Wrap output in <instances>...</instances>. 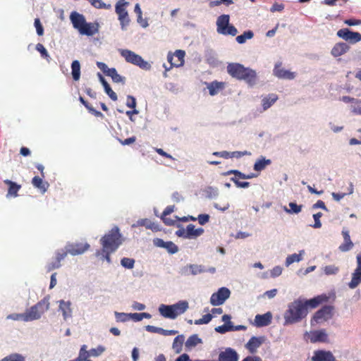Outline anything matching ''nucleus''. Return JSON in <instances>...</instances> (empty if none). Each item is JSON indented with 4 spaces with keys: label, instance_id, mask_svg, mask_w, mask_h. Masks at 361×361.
<instances>
[{
    "label": "nucleus",
    "instance_id": "1",
    "mask_svg": "<svg viewBox=\"0 0 361 361\" xmlns=\"http://www.w3.org/2000/svg\"><path fill=\"white\" fill-rule=\"evenodd\" d=\"M326 294L317 295L312 299L305 300L299 298L290 302L284 313L285 324H293L300 322L308 314V309H314L323 302L329 300Z\"/></svg>",
    "mask_w": 361,
    "mask_h": 361
},
{
    "label": "nucleus",
    "instance_id": "2",
    "mask_svg": "<svg viewBox=\"0 0 361 361\" xmlns=\"http://www.w3.org/2000/svg\"><path fill=\"white\" fill-rule=\"evenodd\" d=\"M227 72L233 78L244 80L250 85H254L257 81L255 71L245 68L240 63H232L227 66Z\"/></svg>",
    "mask_w": 361,
    "mask_h": 361
},
{
    "label": "nucleus",
    "instance_id": "3",
    "mask_svg": "<svg viewBox=\"0 0 361 361\" xmlns=\"http://www.w3.org/2000/svg\"><path fill=\"white\" fill-rule=\"evenodd\" d=\"M100 243L102 245V250L115 252L122 243L119 228L117 226L112 228L100 239Z\"/></svg>",
    "mask_w": 361,
    "mask_h": 361
},
{
    "label": "nucleus",
    "instance_id": "4",
    "mask_svg": "<svg viewBox=\"0 0 361 361\" xmlns=\"http://www.w3.org/2000/svg\"><path fill=\"white\" fill-rule=\"evenodd\" d=\"M49 308V297L47 296L39 301L37 304L27 310L22 315L24 322H30L38 319Z\"/></svg>",
    "mask_w": 361,
    "mask_h": 361
},
{
    "label": "nucleus",
    "instance_id": "5",
    "mask_svg": "<svg viewBox=\"0 0 361 361\" xmlns=\"http://www.w3.org/2000/svg\"><path fill=\"white\" fill-rule=\"evenodd\" d=\"M229 21V15L223 14L218 17L216 20V31L219 34L231 36H235L237 35V29L235 26L231 25Z\"/></svg>",
    "mask_w": 361,
    "mask_h": 361
},
{
    "label": "nucleus",
    "instance_id": "6",
    "mask_svg": "<svg viewBox=\"0 0 361 361\" xmlns=\"http://www.w3.org/2000/svg\"><path fill=\"white\" fill-rule=\"evenodd\" d=\"M121 55L126 61L132 64L136 65L140 68L148 70L150 65L138 54L128 49H122L120 51Z\"/></svg>",
    "mask_w": 361,
    "mask_h": 361
},
{
    "label": "nucleus",
    "instance_id": "7",
    "mask_svg": "<svg viewBox=\"0 0 361 361\" xmlns=\"http://www.w3.org/2000/svg\"><path fill=\"white\" fill-rule=\"evenodd\" d=\"M334 307L331 305H325L320 310L317 311L311 319V325L319 324L326 322L333 317Z\"/></svg>",
    "mask_w": 361,
    "mask_h": 361
},
{
    "label": "nucleus",
    "instance_id": "8",
    "mask_svg": "<svg viewBox=\"0 0 361 361\" xmlns=\"http://www.w3.org/2000/svg\"><path fill=\"white\" fill-rule=\"evenodd\" d=\"M185 55V52L183 50H176L173 54L169 53L167 56V60L170 63V68H166V71L164 75H166V71L170 70L172 67H180L184 64V57Z\"/></svg>",
    "mask_w": 361,
    "mask_h": 361
},
{
    "label": "nucleus",
    "instance_id": "9",
    "mask_svg": "<svg viewBox=\"0 0 361 361\" xmlns=\"http://www.w3.org/2000/svg\"><path fill=\"white\" fill-rule=\"evenodd\" d=\"M228 288L222 287L217 292L214 293L210 298V303L214 306L222 305L230 296Z\"/></svg>",
    "mask_w": 361,
    "mask_h": 361
},
{
    "label": "nucleus",
    "instance_id": "10",
    "mask_svg": "<svg viewBox=\"0 0 361 361\" xmlns=\"http://www.w3.org/2000/svg\"><path fill=\"white\" fill-rule=\"evenodd\" d=\"M338 37L348 41L351 44H355L361 41V34L357 32H353L348 28H343L337 32Z\"/></svg>",
    "mask_w": 361,
    "mask_h": 361
},
{
    "label": "nucleus",
    "instance_id": "11",
    "mask_svg": "<svg viewBox=\"0 0 361 361\" xmlns=\"http://www.w3.org/2000/svg\"><path fill=\"white\" fill-rule=\"evenodd\" d=\"M357 259V267L352 274L351 281L348 283V287L351 289H354L361 283V254H359L356 257Z\"/></svg>",
    "mask_w": 361,
    "mask_h": 361
},
{
    "label": "nucleus",
    "instance_id": "12",
    "mask_svg": "<svg viewBox=\"0 0 361 361\" xmlns=\"http://www.w3.org/2000/svg\"><path fill=\"white\" fill-rule=\"evenodd\" d=\"M90 247V245L87 243H71L66 246V250L64 251L67 252V255L69 253L72 255H78L89 250Z\"/></svg>",
    "mask_w": 361,
    "mask_h": 361
},
{
    "label": "nucleus",
    "instance_id": "13",
    "mask_svg": "<svg viewBox=\"0 0 361 361\" xmlns=\"http://www.w3.org/2000/svg\"><path fill=\"white\" fill-rule=\"evenodd\" d=\"M281 66V62H278L275 64L273 72L274 75L276 77L281 79L288 80H292L295 77V73L294 72H290V71L285 70Z\"/></svg>",
    "mask_w": 361,
    "mask_h": 361
},
{
    "label": "nucleus",
    "instance_id": "14",
    "mask_svg": "<svg viewBox=\"0 0 361 361\" xmlns=\"http://www.w3.org/2000/svg\"><path fill=\"white\" fill-rule=\"evenodd\" d=\"M67 256V252H65L64 250H58L56 252V258L55 260L52 262L49 263L46 266L47 271L50 272L54 269L59 268L61 264V262Z\"/></svg>",
    "mask_w": 361,
    "mask_h": 361
},
{
    "label": "nucleus",
    "instance_id": "15",
    "mask_svg": "<svg viewBox=\"0 0 361 361\" xmlns=\"http://www.w3.org/2000/svg\"><path fill=\"white\" fill-rule=\"evenodd\" d=\"M238 359L237 352L231 348L221 351L219 355V361H238Z\"/></svg>",
    "mask_w": 361,
    "mask_h": 361
},
{
    "label": "nucleus",
    "instance_id": "16",
    "mask_svg": "<svg viewBox=\"0 0 361 361\" xmlns=\"http://www.w3.org/2000/svg\"><path fill=\"white\" fill-rule=\"evenodd\" d=\"M70 19L73 24L74 28L78 30H80L81 27L86 23L85 18L83 15L77 13L76 11H73L70 15Z\"/></svg>",
    "mask_w": 361,
    "mask_h": 361
},
{
    "label": "nucleus",
    "instance_id": "17",
    "mask_svg": "<svg viewBox=\"0 0 361 361\" xmlns=\"http://www.w3.org/2000/svg\"><path fill=\"white\" fill-rule=\"evenodd\" d=\"M99 31V25L98 23H85V25L81 27L79 32L81 35H87V36H92Z\"/></svg>",
    "mask_w": 361,
    "mask_h": 361
},
{
    "label": "nucleus",
    "instance_id": "18",
    "mask_svg": "<svg viewBox=\"0 0 361 361\" xmlns=\"http://www.w3.org/2000/svg\"><path fill=\"white\" fill-rule=\"evenodd\" d=\"M342 235L343 237L344 242L341 245H340L338 249L340 251L345 252L350 250L354 245L350 239L348 231L343 229L342 231Z\"/></svg>",
    "mask_w": 361,
    "mask_h": 361
},
{
    "label": "nucleus",
    "instance_id": "19",
    "mask_svg": "<svg viewBox=\"0 0 361 361\" xmlns=\"http://www.w3.org/2000/svg\"><path fill=\"white\" fill-rule=\"evenodd\" d=\"M328 336L324 329L314 331L311 332L310 341L311 343L317 342H326Z\"/></svg>",
    "mask_w": 361,
    "mask_h": 361
},
{
    "label": "nucleus",
    "instance_id": "20",
    "mask_svg": "<svg viewBox=\"0 0 361 361\" xmlns=\"http://www.w3.org/2000/svg\"><path fill=\"white\" fill-rule=\"evenodd\" d=\"M349 49L350 47L346 43L339 42L334 46L331 53L334 56L338 57L346 53Z\"/></svg>",
    "mask_w": 361,
    "mask_h": 361
},
{
    "label": "nucleus",
    "instance_id": "21",
    "mask_svg": "<svg viewBox=\"0 0 361 361\" xmlns=\"http://www.w3.org/2000/svg\"><path fill=\"white\" fill-rule=\"evenodd\" d=\"M271 314L270 312H267L264 314H257L255 316V322L257 326H266L271 323Z\"/></svg>",
    "mask_w": 361,
    "mask_h": 361
},
{
    "label": "nucleus",
    "instance_id": "22",
    "mask_svg": "<svg viewBox=\"0 0 361 361\" xmlns=\"http://www.w3.org/2000/svg\"><path fill=\"white\" fill-rule=\"evenodd\" d=\"M4 183L8 186L7 197H17L18 191L21 188V185L13 182L11 180L6 179L4 180Z\"/></svg>",
    "mask_w": 361,
    "mask_h": 361
},
{
    "label": "nucleus",
    "instance_id": "23",
    "mask_svg": "<svg viewBox=\"0 0 361 361\" xmlns=\"http://www.w3.org/2000/svg\"><path fill=\"white\" fill-rule=\"evenodd\" d=\"M263 343L262 338H258L255 336H252L248 342L246 343V348L251 353H254L256 352L257 349L262 345Z\"/></svg>",
    "mask_w": 361,
    "mask_h": 361
},
{
    "label": "nucleus",
    "instance_id": "24",
    "mask_svg": "<svg viewBox=\"0 0 361 361\" xmlns=\"http://www.w3.org/2000/svg\"><path fill=\"white\" fill-rule=\"evenodd\" d=\"M71 306V302L70 301H59V310L62 312L63 317L65 320L72 317V309Z\"/></svg>",
    "mask_w": 361,
    "mask_h": 361
},
{
    "label": "nucleus",
    "instance_id": "25",
    "mask_svg": "<svg viewBox=\"0 0 361 361\" xmlns=\"http://www.w3.org/2000/svg\"><path fill=\"white\" fill-rule=\"evenodd\" d=\"M32 184L35 188L39 189L42 193H44L49 186V184L47 182L44 181L42 180V177L41 178L39 176L33 177L32 179Z\"/></svg>",
    "mask_w": 361,
    "mask_h": 361
},
{
    "label": "nucleus",
    "instance_id": "26",
    "mask_svg": "<svg viewBox=\"0 0 361 361\" xmlns=\"http://www.w3.org/2000/svg\"><path fill=\"white\" fill-rule=\"evenodd\" d=\"M173 314H176V318L183 314L188 309V302L186 300H180L178 302L172 305Z\"/></svg>",
    "mask_w": 361,
    "mask_h": 361
},
{
    "label": "nucleus",
    "instance_id": "27",
    "mask_svg": "<svg viewBox=\"0 0 361 361\" xmlns=\"http://www.w3.org/2000/svg\"><path fill=\"white\" fill-rule=\"evenodd\" d=\"M98 77L99 78V81L101 82L104 88L105 92L113 101H116L118 99L117 94L112 90L109 83L106 81V80L104 78L101 73H98Z\"/></svg>",
    "mask_w": 361,
    "mask_h": 361
},
{
    "label": "nucleus",
    "instance_id": "28",
    "mask_svg": "<svg viewBox=\"0 0 361 361\" xmlns=\"http://www.w3.org/2000/svg\"><path fill=\"white\" fill-rule=\"evenodd\" d=\"M186 238H192L201 235L204 229L202 228H195L193 224H188L185 228Z\"/></svg>",
    "mask_w": 361,
    "mask_h": 361
},
{
    "label": "nucleus",
    "instance_id": "29",
    "mask_svg": "<svg viewBox=\"0 0 361 361\" xmlns=\"http://www.w3.org/2000/svg\"><path fill=\"white\" fill-rule=\"evenodd\" d=\"M188 269L191 274L192 275H197L198 274H200L202 272L204 271V269L202 266L201 265H197V264H189L187 267H185L182 271L181 273L183 275H188Z\"/></svg>",
    "mask_w": 361,
    "mask_h": 361
},
{
    "label": "nucleus",
    "instance_id": "30",
    "mask_svg": "<svg viewBox=\"0 0 361 361\" xmlns=\"http://www.w3.org/2000/svg\"><path fill=\"white\" fill-rule=\"evenodd\" d=\"M160 314L165 318L176 319V314H173L172 305H161L159 307Z\"/></svg>",
    "mask_w": 361,
    "mask_h": 361
},
{
    "label": "nucleus",
    "instance_id": "31",
    "mask_svg": "<svg viewBox=\"0 0 361 361\" xmlns=\"http://www.w3.org/2000/svg\"><path fill=\"white\" fill-rule=\"evenodd\" d=\"M224 83L214 81L207 84V88L209 90V94L214 96L224 89Z\"/></svg>",
    "mask_w": 361,
    "mask_h": 361
},
{
    "label": "nucleus",
    "instance_id": "32",
    "mask_svg": "<svg viewBox=\"0 0 361 361\" xmlns=\"http://www.w3.org/2000/svg\"><path fill=\"white\" fill-rule=\"evenodd\" d=\"M271 161L270 159H266L264 157H262L256 161L254 164V170L256 171H261L264 170L267 166L271 164Z\"/></svg>",
    "mask_w": 361,
    "mask_h": 361
},
{
    "label": "nucleus",
    "instance_id": "33",
    "mask_svg": "<svg viewBox=\"0 0 361 361\" xmlns=\"http://www.w3.org/2000/svg\"><path fill=\"white\" fill-rule=\"evenodd\" d=\"M128 6V2L125 0H118L115 6V11L118 16L120 15L126 14L128 13L126 7Z\"/></svg>",
    "mask_w": 361,
    "mask_h": 361
},
{
    "label": "nucleus",
    "instance_id": "34",
    "mask_svg": "<svg viewBox=\"0 0 361 361\" xmlns=\"http://www.w3.org/2000/svg\"><path fill=\"white\" fill-rule=\"evenodd\" d=\"M185 341V337L183 335L177 336L173 342V349L177 353H179L182 350L183 344Z\"/></svg>",
    "mask_w": 361,
    "mask_h": 361
},
{
    "label": "nucleus",
    "instance_id": "35",
    "mask_svg": "<svg viewBox=\"0 0 361 361\" xmlns=\"http://www.w3.org/2000/svg\"><path fill=\"white\" fill-rule=\"evenodd\" d=\"M278 96L275 94H269L262 99V106L264 110L269 109L276 100Z\"/></svg>",
    "mask_w": 361,
    "mask_h": 361
},
{
    "label": "nucleus",
    "instance_id": "36",
    "mask_svg": "<svg viewBox=\"0 0 361 361\" xmlns=\"http://www.w3.org/2000/svg\"><path fill=\"white\" fill-rule=\"evenodd\" d=\"M71 69L73 80H78L80 76V65L78 61L75 60L72 62Z\"/></svg>",
    "mask_w": 361,
    "mask_h": 361
},
{
    "label": "nucleus",
    "instance_id": "37",
    "mask_svg": "<svg viewBox=\"0 0 361 361\" xmlns=\"http://www.w3.org/2000/svg\"><path fill=\"white\" fill-rule=\"evenodd\" d=\"M201 343V338H200L197 334H193L187 339L185 342V347L188 349H190L191 348L195 347Z\"/></svg>",
    "mask_w": 361,
    "mask_h": 361
},
{
    "label": "nucleus",
    "instance_id": "38",
    "mask_svg": "<svg viewBox=\"0 0 361 361\" xmlns=\"http://www.w3.org/2000/svg\"><path fill=\"white\" fill-rule=\"evenodd\" d=\"M126 106L129 108L134 109L132 111H127V115H131V114H138V111L135 109L136 106V100L135 98L133 96L128 95L127 97V102H126Z\"/></svg>",
    "mask_w": 361,
    "mask_h": 361
},
{
    "label": "nucleus",
    "instance_id": "39",
    "mask_svg": "<svg viewBox=\"0 0 361 361\" xmlns=\"http://www.w3.org/2000/svg\"><path fill=\"white\" fill-rule=\"evenodd\" d=\"M353 192V185L352 183H349V188L348 189V192H332V197L336 201H340L343 199L345 195H350Z\"/></svg>",
    "mask_w": 361,
    "mask_h": 361
},
{
    "label": "nucleus",
    "instance_id": "40",
    "mask_svg": "<svg viewBox=\"0 0 361 361\" xmlns=\"http://www.w3.org/2000/svg\"><path fill=\"white\" fill-rule=\"evenodd\" d=\"M118 19L120 22L121 30H126L130 22L128 13L120 15L119 16H118Z\"/></svg>",
    "mask_w": 361,
    "mask_h": 361
},
{
    "label": "nucleus",
    "instance_id": "41",
    "mask_svg": "<svg viewBox=\"0 0 361 361\" xmlns=\"http://www.w3.org/2000/svg\"><path fill=\"white\" fill-rule=\"evenodd\" d=\"M226 175L233 174L235 176H238V178H242V179H250V178H252L256 176L254 173H250V174L246 175L238 170H230L228 172H226Z\"/></svg>",
    "mask_w": 361,
    "mask_h": 361
},
{
    "label": "nucleus",
    "instance_id": "42",
    "mask_svg": "<svg viewBox=\"0 0 361 361\" xmlns=\"http://www.w3.org/2000/svg\"><path fill=\"white\" fill-rule=\"evenodd\" d=\"M254 34L251 30H247L244 32L243 35H238L236 37V41L239 44H243L246 42L247 39H250L253 37Z\"/></svg>",
    "mask_w": 361,
    "mask_h": 361
},
{
    "label": "nucleus",
    "instance_id": "43",
    "mask_svg": "<svg viewBox=\"0 0 361 361\" xmlns=\"http://www.w3.org/2000/svg\"><path fill=\"white\" fill-rule=\"evenodd\" d=\"M290 209H288L286 207H284V210L288 214H298L302 210V205H298L295 202H290L289 203Z\"/></svg>",
    "mask_w": 361,
    "mask_h": 361
},
{
    "label": "nucleus",
    "instance_id": "44",
    "mask_svg": "<svg viewBox=\"0 0 361 361\" xmlns=\"http://www.w3.org/2000/svg\"><path fill=\"white\" fill-rule=\"evenodd\" d=\"M0 361H25V358L20 354L13 353L4 357Z\"/></svg>",
    "mask_w": 361,
    "mask_h": 361
},
{
    "label": "nucleus",
    "instance_id": "45",
    "mask_svg": "<svg viewBox=\"0 0 361 361\" xmlns=\"http://www.w3.org/2000/svg\"><path fill=\"white\" fill-rule=\"evenodd\" d=\"M90 356V352L87 350V345H82L79 351L78 359H80V361H84Z\"/></svg>",
    "mask_w": 361,
    "mask_h": 361
},
{
    "label": "nucleus",
    "instance_id": "46",
    "mask_svg": "<svg viewBox=\"0 0 361 361\" xmlns=\"http://www.w3.org/2000/svg\"><path fill=\"white\" fill-rule=\"evenodd\" d=\"M121 264L126 269H133L135 264V259L128 257H123L121 260Z\"/></svg>",
    "mask_w": 361,
    "mask_h": 361
},
{
    "label": "nucleus",
    "instance_id": "47",
    "mask_svg": "<svg viewBox=\"0 0 361 361\" xmlns=\"http://www.w3.org/2000/svg\"><path fill=\"white\" fill-rule=\"evenodd\" d=\"M339 271L338 267L335 265H328L324 268V272L326 275H335Z\"/></svg>",
    "mask_w": 361,
    "mask_h": 361
},
{
    "label": "nucleus",
    "instance_id": "48",
    "mask_svg": "<svg viewBox=\"0 0 361 361\" xmlns=\"http://www.w3.org/2000/svg\"><path fill=\"white\" fill-rule=\"evenodd\" d=\"M301 255L300 254H293L290 255H288L286 260V266H289L290 264H293L295 262H300L301 260Z\"/></svg>",
    "mask_w": 361,
    "mask_h": 361
},
{
    "label": "nucleus",
    "instance_id": "49",
    "mask_svg": "<svg viewBox=\"0 0 361 361\" xmlns=\"http://www.w3.org/2000/svg\"><path fill=\"white\" fill-rule=\"evenodd\" d=\"M213 316L211 314H207L202 316V318L195 320V324L201 325L208 324L212 319Z\"/></svg>",
    "mask_w": 361,
    "mask_h": 361
},
{
    "label": "nucleus",
    "instance_id": "50",
    "mask_svg": "<svg viewBox=\"0 0 361 361\" xmlns=\"http://www.w3.org/2000/svg\"><path fill=\"white\" fill-rule=\"evenodd\" d=\"M36 49H37V51H38L40 53L41 56L42 58L46 59L48 61H49L50 56H49L47 49L43 46V44L38 43L36 45Z\"/></svg>",
    "mask_w": 361,
    "mask_h": 361
},
{
    "label": "nucleus",
    "instance_id": "51",
    "mask_svg": "<svg viewBox=\"0 0 361 361\" xmlns=\"http://www.w3.org/2000/svg\"><path fill=\"white\" fill-rule=\"evenodd\" d=\"M164 248L171 254L176 253L178 251V246L171 241H167L164 246Z\"/></svg>",
    "mask_w": 361,
    "mask_h": 361
},
{
    "label": "nucleus",
    "instance_id": "52",
    "mask_svg": "<svg viewBox=\"0 0 361 361\" xmlns=\"http://www.w3.org/2000/svg\"><path fill=\"white\" fill-rule=\"evenodd\" d=\"M215 331L219 334H224L228 331H233V325L224 324L221 326H219L215 328Z\"/></svg>",
    "mask_w": 361,
    "mask_h": 361
},
{
    "label": "nucleus",
    "instance_id": "53",
    "mask_svg": "<svg viewBox=\"0 0 361 361\" xmlns=\"http://www.w3.org/2000/svg\"><path fill=\"white\" fill-rule=\"evenodd\" d=\"M105 350V348L102 345H99L96 348H92L90 352L91 356L98 357L102 355Z\"/></svg>",
    "mask_w": 361,
    "mask_h": 361
},
{
    "label": "nucleus",
    "instance_id": "54",
    "mask_svg": "<svg viewBox=\"0 0 361 361\" xmlns=\"http://www.w3.org/2000/svg\"><path fill=\"white\" fill-rule=\"evenodd\" d=\"M34 25H35V27L36 28L37 34L39 36L43 35V34H44V28H43V26H42V25L41 22H40L39 18H37L35 19Z\"/></svg>",
    "mask_w": 361,
    "mask_h": 361
},
{
    "label": "nucleus",
    "instance_id": "55",
    "mask_svg": "<svg viewBox=\"0 0 361 361\" xmlns=\"http://www.w3.org/2000/svg\"><path fill=\"white\" fill-rule=\"evenodd\" d=\"M238 176H235V177H233L231 178V181H233L235 185L238 187V188H248L250 186V183L249 182H242V181H240L238 180V178H237Z\"/></svg>",
    "mask_w": 361,
    "mask_h": 361
},
{
    "label": "nucleus",
    "instance_id": "56",
    "mask_svg": "<svg viewBox=\"0 0 361 361\" xmlns=\"http://www.w3.org/2000/svg\"><path fill=\"white\" fill-rule=\"evenodd\" d=\"M146 330L151 333L159 334L161 335L164 334V329L160 327H157L154 326L147 325L146 326Z\"/></svg>",
    "mask_w": 361,
    "mask_h": 361
},
{
    "label": "nucleus",
    "instance_id": "57",
    "mask_svg": "<svg viewBox=\"0 0 361 361\" xmlns=\"http://www.w3.org/2000/svg\"><path fill=\"white\" fill-rule=\"evenodd\" d=\"M117 322H125L130 319L129 314L115 312Z\"/></svg>",
    "mask_w": 361,
    "mask_h": 361
},
{
    "label": "nucleus",
    "instance_id": "58",
    "mask_svg": "<svg viewBox=\"0 0 361 361\" xmlns=\"http://www.w3.org/2000/svg\"><path fill=\"white\" fill-rule=\"evenodd\" d=\"M322 214L321 212H318L313 215V218L314 220V224L312 226L315 228H319L322 227V223L320 221V218L322 217Z\"/></svg>",
    "mask_w": 361,
    "mask_h": 361
},
{
    "label": "nucleus",
    "instance_id": "59",
    "mask_svg": "<svg viewBox=\"0 0 361 361\" xmlns=\"http://www.w3.org/2000/svg\"><path fill=\"white\" fill-rule=\"evenodd\" d=\"M251 153L247 152V151H243V152H240V151H235V152H231V158H240L242 157L243 156H245V155H250Z\"/></svg>",
    "mask_w": 361,
    "mask_h": 361
},
{
    "label": "nucleus",
    "instance_id": "60",
    "mask_svg": "<svg viewBox=\"0 0 361 361\" xmlns=\"http://www.w3.org/2000/svg\"><path fill=\"white\" fill-rule=\"evenodd\" d=\"M221 3H225L226 5H230L233 4L232 0H216L214 1H211L209 4L210 7L219 6Z\"/></svg>",
    "mask_w": 361,
    "mask_h": 361
},
{
    "label": "nucleus",
    "instance_id": "61",
    "mask_svg": "<svg viewBox=\"0 0 361 361\" xmlns=\"http://www.w3.org/2000/svg\"><path fill=\"white\" fill-rule=\"evenodd\" d=\"M197 220L200 225H204L209 220V216L206 214H200L197 217Z\"/></svg>",
    "mask_w": 361,
    "mask_h": 361
},
{
    "label": "nucleus",
    "instance_id": "62",
    "mask_svg": "<svg viewBox=\"0 0 361 361\" xmlns=\"http://www.w3.org/2000/svg\"><path fill=\"white\" fill-rule=\"evenodd\" d=\"M135 140H136V137L135 136H132V137H128L125 140L118 139L119 142L122 145H129L132 143H134L135 142Z\"/></svg>",
    "mask_w": 361,
    "mask_h": 361
},
{
    "label": "nucleus",
    "instance_id": "63",
    "mask_svg": "<svg viewBox=\"0 0 361 361\" xmlns=\"http://www.w3.org/2000/svg\"><path fill=\"white\" fill-rule=\"evenodd\" d=\"M213 155L216 157H222L224 159L231 158V152H228L227 151L214 152H213Z\"/></svg>",
    "mask_w": 361,
    "mask_h": 361
},
{
    "label": "nucleus",
    "instance_id": "64",
    "mask_svg": "<svg viewBox=\"0 0 361 361\" xmlns=\"http://www.w3.org/2000/svg\"><path fill=\"white\" fill-rule=\"evenodd\" d=\"M284 8V5L282 4L275 3L270 8L271 12L282 11Z\"/></svg>",
    "mask_w": 361,
    "mask_h": 361
}]
</instances>
